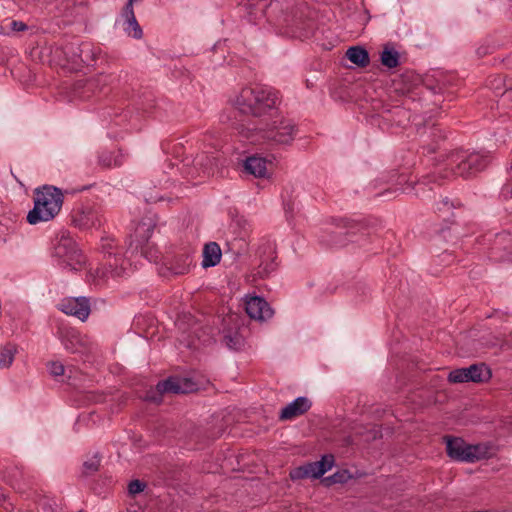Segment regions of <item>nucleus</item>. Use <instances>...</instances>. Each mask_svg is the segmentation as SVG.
<instances>
[{
    "mask_svg": "<svg viewBox=\"0 0 512 512\" xmlns=\"http://www.w3.org/2000/svg\"><path fill=\"white\" fill-rule=\"evenodd\" d=\"M489 162L488 155H483L479 152L455 150L450 152L443 160V167H440L426 178L430 182L437 180L436 175L441 179L448 178L450 175L470 177L486 169Z\"/></svg>",
    "mask_w": 512,
    "mask_h": 512,
    "instance_id": "nucleus-1",
    "label": "nucleus"
},
{
    "mask_svg": "<svg viewBox=\"0 0 512 512\" xmlns=\"http://www.w3.org/2000/svg\"><path fill=\"white\" fill-rule=\"evenodd\" d=\"M280 103L278 92L261 87H245L236 99V105L243 114L261 117L274 116Z\"/></svg>",
    "mask_w": 512,
    "mask_h": 512,
    "instance_id": "nucleus-2",
    "label": "nucleus"
},
{
    "mask_svg": "<svg viewBox=\"0 0 512 512\" xmlns=\"http://www.w3.org/2000/svg\"><path fill=\"white\" fill-rule=\"evenodd\" d=\"M34 207L28 212L27 221L35 225L54 219L60 212L64 195L60 188L53 185H43L34 189Z\"/></svg>",
    "mask_w": 512,
    "mask_h": 512,
    "instance_id": "nucleus-3",
    "label": "nucleus"
},
{
    "mask_svg": "<svg viewBox=\"0 0 512 512\" xmlns=\"http://www.w3.org/2000/svg\"><path fill=\"white\" fill-rule=\"evenodd\" d=\"M198 390L197 384L190 378L170 376L165 380L159 381L155 387L146 391L144 400L161 404L164 394H188Z\"/></svg>",
    "mask_w": 512,
    "mask_h": 512,
    "instance_id": "nucleus-4",
    "label": "nucleus"
},
{
    "mask_svg": "<svg viewBox=\"0 0 512 512\" xmlns=\"http://www.w3.org/2000/svg\"><path fill=\"white\" fill-rule=\"evenodd\" d=\"M158 216L148 213L138 221L128 235L126 245L127 250L138 252L139 247L149 242L154 229L158 225Z\"/></svg>",
    "mask_w": 512,
    "mask_h": 512,
    "instance_id": "nucleus-5",
    "label": "nucleus"
},
{
    "mask_svg": "<svg viewBox=\"0 0 512 512\" xmlns=\"http://www.w3.org/2000/svg\"><path fill=\"white\" fill-rule=\"evenodd\" d=\"M492 378V371L485 363L472 364L469 367L452 370L448 374V382L453 384L474 382L487 383Z\"/></svg>",
    "mask_w": 512,
    "mask_h": 512,
    "instance_id": "nucleus-6",
    "label": "nucleus"
},
{
    "mask_svg": "<svg viewBox=\"0 0 512 512\" xmlns=\"http://www.w3.org/2000/svg\"><path fill=\"white\" fill-rule=\"evenodd\" d=\"M287 13L283 18V24L291 28V32L296 35L297 32L310 27L311 12L308 4L302 0L294 1L292 5L286 7Z\"/></svg>",
    "mask_w": 512,
    "mask_h": 512,
    "instance_id": "nucleus-7",
    "label": "nucleus"
},
{
    "mask_svg": "<svg viewBox=\"0 0 512 512\" xmlns=\"http://www.w3.org/2000/svg\"><path fill=\"white\" fill-rule=\"evenodd\" d=\"M54 255L76 270L85 263V256L70 236H62L54 247Z\"/></svg>",
    "mask_w": 512,
    "mask_h": 512,
    "instance_id": "nucleus-8",
    "label": "nucleus"
},
{
    "mask_svg": "<svg viewBox=\"0 0 512 512\" xmlns=\"http://www.w3.org/2000/svg\"><path fill=\"white\" fill-rule=\"evenodd\" d=\"M334 462V456L332 454H326L323 455L319 461L308 462L292 469L289 476L293 481L306 478L318 479L333 467Z\"/></svg>",
    "mask_w": 512,
    "mask_h": 512,
    "instance_id": "nucleus-9",
    "label": "nucleus"
},
{
    "mask_svg": "<svg viewBox=\"0 0 512 512\" xmlns=\"http://www.w3.org/2000/svg\"><path fill=\"white\" fill-rule=\"evenodd\" d=\"M447 455L456 461L475 462L480 459L477 455L478 446L468 445L462 438L445 436Z\"/></svg>",
    "mask_w": 512,
    "mask_h": 512,
    "instance_id": "nucleus-10",
    "label": "nucleus"
},
{
    "mask_svg": "<svg viewBox=\"0 0 512 512\" xmlns=\"http://www.w3.org/2000/svg\"><path fill=\"white\" fill-rule=\"evenodd\" d=\"M294 125L286 121H280L267 129H260L261 138L271 144H289L293 140Z\"/></svg>",
    "mask_w": 512,
    "mask_h": 512,
    "instance_id": "nucleus-11",
    "label": "nucleus"
},
{
    "mask_svg": "<svg viewBox=\"0 0 512 512\" xmlns=\"http://www.w3.org/2000/svg\"><path fill=\"white\" fill-rule=\"evenodd\" d=\"M336 229V231L331 232L334 237L327 241L330 245H345L346 241L342 239V236L347 237L357 233L365 234L367 225L362 221L342 218L336 224Z\"/></svg>",
    "mask_w": 512,
    "mask_h": 512,
    "instance_id": "nucleus-12",
    "label": "nucleus"
},
{
    "mask_svg": "<svg viewBox=\"0 0 512 512\" xmlns=\"http://www.w3.org/2000/svg\"><path fill=\"white\" fill-rule=\"evenodd\" d=\"M59 309L67 314L78 318L80 321L85 322L90 313V301L86 297H69L62 300Z\"/></svg>",
    "mask_w": 512,
    "mask_h": 512,
    "instance_id": "nucleus-13",
    "label": "nucleus"
},
{
    "mask_svg": "<svg viewBox=\"0 0 512 512\" xmlns=\"http://www.w3.org/2000/svg\"><path fill=\"white\" fill-rule=\"evenodd\" d=\"M245 310L251 319L265 321L273 316V310L268 302L259 296L249 298L245 303Z\"/></svg>",
    "mask_w": 512,
    "mask_h": 512,
    "instance_id": "nucleus-14",
    "label": "nucleus"
},
{
    "mask_svg": "<svg viewBox=\"0 0 512 512\" xmlns=\"http://www.w3.org/2000/svg\"><path fill=\"white\" fill-rule=\"evenodd\" d=\"M98 222L96 212L92 207L82 204L75 206L71 211V223L80 229H89Z\"/></svg>",
    "mask_w": 512,
    "mask_h": 512,
    "instance_id": "nucleus-15",
    "label": "nucleus"
},
{
    "mask_svg": "<svg viewBox=\"0 0 512 512\" xmlns=\"http://www.w3.org/2000/svg\"><path fill=\"white\" fill-rule=\"evenodd\" d=\"M272 167V161L258 155L247 157L244 161L245 172L257 178L268 177L272 171Z\"/></svg>",
    "mask_w": 512,
    "mask_h": 512,
    "instance_id": "nucleus-16",
    "label": "nucleus"
},
{
    "mask_svg": "<svg viewBox=\"0 0 512 512\" xmlns=\"http://www.w3.org/2000/svg\"><path fill=\"white\" fill-rule=\"evenodd\" d=\"M124 258L123 255H114L112 258L103 257L101 267L96 269V276L102 279L111 277H120L124 273Z\"/></svg>",
    "mask_w": 512,
    "mask_h": 512,
    "instance_id": "nucleus-17",
    "label": "nucleus"
},
{
    "mask_svg": "<svg viewBox=\"0 0 512 512\" xmlns=\"http://www.w3.org/2000/svg\"><path fill=\"white\" fill-rule=\"evenodd\" d=\"M105 87L106 84L103 76L78 80L75 84L76 90L79 91V96L85 99H88L97 93H101Z\"/></svg>",
    "mask_w": 512,
    "mask_h": 512,
    "instance_id": "nucleus-18",
    "label": "nucleus"
},
{
    "mask_svg": "<svg viewBox=\"0 0 512 512\" xmlns=\"http://www.w3.org/2000/svg\"><path fill=\"white\" fill-rule=\"evenodd\" d=\"M312 406L307 397H298L293 402L285 406L279 415L280 420H291L295 417L305 414Z\"/></svg>",
    "mask_w": 512,
    "mask_h": 512,
    "instance_id": "nucleus-19",
    "label": "nucleus"
},
{
    "mask_svg": "<svg viewBox=\"0 0 512 512\" xmlns=\"http://www.w3.org/2000/svg\"><path fill=\"white\" fill-rule=\"evenodd\" d=\"M59 336L65 346V348L72 353L76 352L77 345H81L80 333L71 327H60Z\"/></svg>",
    "mask_w": 512,
    "mask_h": 512,
    "instance_id": "nucleus-20",
    "label": "nucleus"
},
{
    "mask_svg": "<svg viewBox=\"0 0 512 512\" xmlns=\"http://www.w3.org/2000/svg\"><path fill=\"white\" fill-rule=\"evenodd\" d=\"M222 252L220 246L216 242H209L203 248V261L204 268L216 266L221 260Z\"/></svg>",
    "mask_w": 512,
    "mask_h": 512,
    "instance_id": "nucleus-21",
    "label": "nucleus"
},
{
    "mask_svg": "<svg viewBox=\"0 0 512 512\" xmlns=\"http://www.w3.org/2000/svg\"><path fill=\"white\" fill-rule=\"evenodd\" d=\"M345 55L349 61L360 68H365L370 63L369 53L362 46H352L348 48Z\"/></svg>",
    "mask_w": 512,
    "mask_h": 512,
    "instance_id": "nucleus-22",
    "label": "nucleus"
},
{
    "mask_svg": "<svg viewBox=\"0 0 512 512\" xmlns=\"http://www.w3.org/2000/svg\"><path fill=\"white\" fill-rule=\"evenodd\" d=\"M121 149L102 151L98 157V163L103 168L120 167L123 164Z\"/></svg>",
    "mask_w": 512,
    "mask_h": 512,
    "instance_id": "nucleus-23",
    "label": "nucleus"
},
{
    "mask_svg": "<svg viewBox=\"0 0 512 512\" xmlns=\"http://www.w3.org/2000/svg\"><path fill=\"white\" fill-rule=\"evenodd\" d=\"M380 61L381 64L388 69L396 68L400 65V54L392 44L387 43L383 46Z\"/></svg>",
    "mask_w": 512,
    "mask_h": 512,
    "instance_id": "nucleus-24",
    "label": "nucleus"
},
{
    "mask_svg": "<svg viewBox=\"0 0 512 512\" xmlns=\"http://www.w3.org/2000/svg\"><path fill=\"white\" fill-rule=\"evenodd\" d=\"M122 17L127 23L125 30L135 39H140L143 35L142 29L136 20L134 10L122 9Z\"/></svg>",
    "mask_w": 512,
    "mask_h": 512,
    "instance_id": "nucleus-25",
    "label": "nucleus"
},
{
    "mask_svg": "<svg viewBox=\"0 0 512 512\" xmlns=\"http://www.w3.org/2000/svg\"><path fill=\"white\" fill-rule=\"evenodd\" d=\"M387 120L395 123L398 126H404L410 120V112L402 106H394L387 111Z\"/></svg>",
    "mask_w": 512,
    "mask_h": 512,
    "instance_id": "nucleus-26",
    "label": "nucleus"
},
{
    "mask_svg": "<svg viewBox=\"0 0 512 512\" xmlns=\"http://www.w3.org/2000/svg\"><path fill=\"white\" fill-rule=\"evenodd\" d=\"M354 478L353 475L347 469L339 470L334 474L323 477L321 479V483L325 487H331L334 484H344L347 483L350 479Z\"/></svg>",
    "mask_w": 512,
    "mask_h": 512,
    "instance_id": "nucleus-27",
    "label": "nucleus"
},
{
    "mask_svg": "<svg viewBox=\"0 0 512 512\" xmlns=\"http://www.w3.org/2000/svg\"><path fill=\"white\" fill-rule=\"evenodd\" d=\"M192 259L187 254H181L174 258L170 270L176 275H183L189 271Z\"/></svg>",
    "mask_w": 512,
    "mask_h": 512,
    "instance_id": "nucleus-28",
    "label": "nucleus"
},
{
    "mask_svg": "<svg viewBox=\"0 0 512 512\" xmlns=\"http://www.w3.org/2000/svg\"><path fill=\"white\" fill-rule=\"evenodd\" d=\"M101 251L104 258H112L114 255H122L121 249L117 245L116 240L110 237L102 238Z\"/></svg>",
    "mask_w": 512,
    "mask_h": 512,
    "instance_id": "nucleus-29",
    "label": "nucleus"
},
{
    "mask_svg": "<svg viewBox=\"0 0 512 512\" xmlns=\"http://www.w3.org/2000/svg\"><path fill=\"white\" fill-rule=\"evenodd\" d=\"M138 251H140L141 255L149 262L157 263L161 259V252L156 245L150 244L149 242L139 247Z\"/></svg>",
    "mask_w": 512,
    "mask_h": 512,
    "instance_id": "nucleus-30",
    "label": "nucleus"
},
{
    "mask_svg": "<svg viewBox=\"0 0 512 512\" xmlns=\"http://www.w3.org/2000/svg\"><path fill=\"white\" fill-rule=\"evenodd\" d=\"M16 353L15 345L8 343L1 350L0 356V367L8 368L11 366L14 360V356Z\"/></svg>",
    "mask_w": 512,
    "mask_h": 512,
    "instance_id": "nucleus-31",
    "label": "nucleus"
},
{
    "mask_svg": "<svg viewBox=\"0 0 512 512\" xmlns=\"http://www.w3.org/2000/svg\"><path fill=\"white\" fill-rule=\"evenodd\" d=\"M83 474L88 476L96 473L100 468V456L96 453L91 459L83 463Z\"/></svg>",
    "mask_w": 512,
    "mask_h": 512,
    "instance_id": "nucleus-32",
    "label": "nucleus"
},
{
    "mask_svg": "<svg viewBox=\"0 0 512 512\" xmlns=\"http://www.w3.org/2000/svg\"><path fill=\"white\" fill-rule=\"evenodd\" d=\"M147 484L139 479H134L128 484V493L131 496H135L145 490Z\"/></svg>",
    "mask_w": 512,
    "mask_h": 512,
    "instance_id": "nucleus-33",
    "label": "nucleus"
},
{
    "mask_svg": "<svg viewBox=\"0 0 512 512\" xmlns=\"http://www.w3.org/2000/svg\"><path fill=\"white\" fill-rule=\"evenodd\" d=\"M223 340L225 344L232 349H238L241 345L242 339L240 335L235 332L234 334L227 333L224 335Z\"/></svg>",
    "mask_w": 512,
    "mask_h": 512,
    "instance_id": "nucleus-34",
    "label": "nucleus"
},
{
    "mask_svg": "<svg viewBox=\"0 0 512 512\" xmlns=\"http://www.w3.org/2000/svg\"><path fill=\"white\" fill-rule=\"evenodd\" d=\"M49 372L53 377L64 375V365L59 361H52L48 364Z\"/></svg>",
    "mask_w": 512,
    "mask_h": 512,
    "instance_id": "nucleus-35",
    "label": "nucleus"
},
{
    "mask_svg": "<svg viewBox=\"0 0 512 512\" xmlns=\"http://www.w3.org/2000/svg\"><path fill=\"white\" fill-rule=\"evenodd\" d=\"M10 29L15 32H23L28 29V26L22 21L13 20L10 23Z\"/></svg>",
    "mask_w": 512,
    "mask_h": 512,
    "instance_id": "nucleus-36",
    "label": "nucleus"
},
{
    "mask_svg": "<svg viewBox=\"0 0 512 512\" xmlns=\"http://www.w3.org/2000/svg\"><path fill=\"white\" fill-rule=\"evenodd\" d=\"M84 48L87 49V54L85 55V57H83L82 54H80L79 57H80L82 63L88 64V60L90 58L89 53L91 51H90V49H88L89 46L87 44H82L81 53L84 52Z\"/></svg>",
    "mask_w": 512,
    "mask_h": 512,
    "instance_id": "nucleus-37",
    "label": "nucleus"
},
{
    "mask_svg": "<svg viewBox=\"0 0 512 512\" xmlns=\"http://www.w3.org/2000/svg\"><path fill=\"white\" fill-rule=\"evenodd\" d=\"M477 55L479 57H484L486 56L487 54H489V47L488 46H481L477 49L476 51Z\"/></svg>",
    "mask_w": 512,
    "mask_h": 512,
    "instance_id": "nucleus-38",
    "label": "nucleus"
},
{
    "mask_svg": "<svg viewBox=\"0 0 512 512\" xmlns=\"http://www.w3.org/2000/svg\"><path fill=\"white\" fill-rule=\"evenodd\" d=\"M441 205H443V206H449V207H452V206H453V204H450V202H449V200H448V198H447V197L443 198L440 202H437V203H436V208H437L438 210H441Z\"/></svg>",
    "mask_w": 512,
    "mask_h": 512,
    "instance_id": "nucleus-39",
    "label": "nucleus"
},
{
    "mask_svg": "<svg viewBox=\"0 0 512 512\" xmlns=\"http://www.w3.org/2000/svg\"><path fill=\"white\" fill-rule=\"evenodd\" d=\"M60 4L63 6L64 10H67L73 7L75 3L71 0H61Z\"/></svg>",
    "mask_w": 512,
    "mask_h": 512,
    "instance_id": "nucleus-40",
    "label": "nucleus"
},
{
    "mask_svg": "<svg viewBox=\"0 0 512 512\" xmlns=\"http://www.w3.org/2000/svg\"><path fill=\"white\" fill-rule=\"evenodd\" d=\"M153 107H154V100L149 98L147 105L143 103L141 106V109H143L144 111H148L149 109H151Z\"/></svg>",
    "mask_w": 512,
    "mask_h": 512,
    "instance_id": "nucleus-41",
    "label": "nucleus"
},
{
    "mask_svg": "<svg viewBox=\"0 0 512 512\" xmlns=\"http://www.w3.org/2000/svg\"><path fill=\"white\" fill-rule=\"evenodd\" d=\"M501 348L512 349V342H510L509 340H506V339L502 340Z\"/></svg>",
    "mask_w": 512,
    "mask_h": 512,
    "instance_id": "nucleus-42",
    "label": "nucleus"
},
{
    "mask_svg": "<svg viewBox=\"0 0 512 512\" xmlns=\"http://www.w3.org/2000/svg\"><path fill=\"white\" fill-rule=\"evenodd\" d=\"M423 149H426V147H423ZM438 147L436 145H433V146H428L427 147V151L428 153H435L437 151Z\"/></svg>",
    "mask_w": 512,
    "mask_h": 512,
    "instance_id": "nucleus-43",
    "label": "nucleus"
},
{
    "mask_svg": "<svg viewBox=\"0 0 512 512\" xmlns=\"http://www.w3.org/2000/svg\"><path fill=\"white\" fill-rule=\"evenodd\" d=\"M93 186H94V183H93V184H90V185H87V186H83L82 188L77 189L76 191H77V192H82V191L87 190V189H89V188H91V187H93Z\"/></svg>",
    "mask_w": 512,
    "mask_h": 512,
    "instance_id": "nucleus-44",
    "label": "nucleus"
},
{
    "mask_svg": "<svg viewBox=\"0 0 512 512\" xmlns=\"http://www.w3.org/2000/svg\"><path fill=\"white\" fill-rule=\"evenodd\" d=\"M261 4V2H257V3H248V6L250 9H253V8H256L257 6H259Z\"/></svg>",
    "mask_w": 512,
    "mask_h": 512,
    "instance_id": "nucleus-45",
    "label": "nucleus"
}]
</instances>
